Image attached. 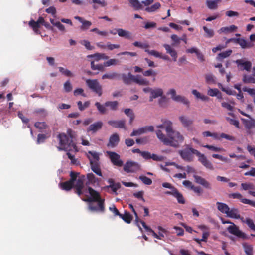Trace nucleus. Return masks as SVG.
Instances as JSON below:
<instances>
[{"label": "nucleus", "mask_w": 255, "mask_h": 255, "mask_svg": "<svg viewBox=\"0 0 255 255\" xmlns=\"http://www.w3.org/2000/svg\"><path fill=\"white\" fill-rule=\"evenodd\" d=\"M163 90L161 88H158L152 89L149 97V101L152 102L153 99L163 96Z\"/></svg>", "instance_id": "4be33fe9"}, {"label": "nucleus", "mask_w": 255, "mask_h": 255, "mask_svg": "<svg viewBox=\"0 0 255 255\" xmlns=\"http://www.w3.org/2000/svg\"><path fill=\"white\" fill-rule=\"evenodd\" d=\"M228 196L229 198L239 199L241 202H242L243 200L244 199L243 198L242 195L240 193H231L229 194Z\"/></svg>", "instance_id": "13d9d810"}, {"label": "nucleus", "mask_w": 255, "mask_h": 255, "mask_svg": "<svg viewBox=\"0 0 255 255\" xmlns=\"http://www.w3.org/2000/svg\"><path fill=\"white\" fill-rule=\"evenodd\" d=\"M119 103L117 101H107L105 103V106L109 107L110 109L112 111H116L118 109Z\"/></svg>", "instance_id": "e433bc0d"}, {"label": "nucleus", "mask_w": 255, "mask_h": 255, "mask_svg": "<svg viewBox=\"0 0 255 255\" xmlns=\"http://www.w3.org/2000/svg\"><path fill=\"white\" fill-rule=\"evenodd\" d=\"M140 169L139 164L134 161H128L124 165L123 169L127 173H133Z\"/></svg>", "instance_id": "6e6552de"}, {"label": "nucleus", "mask_w": 255, "mask_h": 255, "mask_svg": "<svg viewBox=\"0 0 255 255\" xmlns=\"http://www.w3.org/2000/svg\"><path fill=\"white\" fill-rule=\"evenodd\" d=\"M135 76L132 75L130 72H129L127 75L123 74L122 75V78L123 82L126 85L130 84L132 82H134Z\"/></svg>", "instance_id": "393cba45"}, {"label": "nucleus", "mask_w": 255, "mask_h": 255, "mask_svg": "<svg viewBox=\"0 0 255 255\" xmlns=\"http://www.w3.org/2000/svg\"><path fill=\"white\" fill-rule=\"evenodd\" d=\"M194 150H197L187 146L185 149L179 151V154L184 160L191 162L193 161V154H195Z\"/></svg>", "instance_id": "20e7f679"}, {"label": "nucleus", "mask_w": 255, "mask_h": 255, "mask_svg": "<svg viewBox=\"0 0 255 255\" xmlns=\"http://www.w3.org/2000/svg\"><path fill=\"white\" fill-rule=\"evenodd\" d=\"M111 163L116 166L122 167L123 165V161L120 158V156L117 153L113 151H107Z\"/></svg>", "instance_id": "423d86ee"}, {"label": "nucleus", "mask_w": 255, "mask_h": 255, "mask_svg": "<svg viewBox=\"0 0 255 255\" xmlns=\"http://www.w3.org/2000/svg\"><path fill=\"white\" fill-rule=\"evenodd\" d=\"M204 147L208 148L209 150H211L215 152H219L222 151L223 149V148L215 147L213 145H206L203 146Z\"/></svg>", "instance_id": "0e129e2a"}, {"label": "nucleus", "mask_w": 255, "mask_h": 255, "mask_svg": "<svg viewBox=\"0 0 255 255\" xmlns=\"http://www.w3.org/2000/svg\"><path fill=\"white\" fill-rule=\"evenodd\" d=\"M145 51L146 52H147L148 54H149V55L154 56L156 57L159 58V57L161 56V53L158 51H155V50H149L147 49H145Z\"/></svg>", "instance_id": "338daca9"}, {"label": "nucleus", "mask_w": 255, "mask_h": 255, "mask_svg": "<svg viewBox=\"0 0 255 255\" xmlns=\"http://www.w3.org/2000/svg\"><path fill=\"white\" fill-rule=\"evenodd\" d=\"M219 87L221 89V90L225 92L226 94L229 95H235L236 94V92L235 91H233L230 88H225L223 87L221 84H218Z\"/></svg>", "instance_id": "09e8293b"}, {"label": "nucleus", "mask_w": 255, "mask_h": 255, "mask_svg": "<svg viewBox=\"0 0 255 255\" xmlns=\"http://www.w3.org/2000/svg\"><path fill=\"white\" fill-rule=\"evenodd\" d=\"M105 67L104 64L95 65L93 61L91 62V68L93 70H98L101 71H104L105 70Z\"/></svg>", "instance_id": "c03bdc74"}, {"label": "nucleus", "mask_w": 255, "mask_h": 255, "mask_svg": "<svg viewBox=\"0 0 255 255\" xmlns=\"http://www.w3.org/2000/svg\"><path fill=\"white\" fill-rule=\"evenodd\" d=\"M119 217L128 224L130 223L133 219L132 215L128 211H125L124 214H121Z\"/></svg>", "instance_id": "473e14b6"}, {"label": "nucleus", "mask_w": 255, "mask_h": 255, "mask_svg": "<svg viewBox=\"0 0 255 255\" xmlns=\"http://www.w3.org/2000/svg\"><path fill=\"white\" fill-rule=\"evenodd\" d=\"M204 31L206 33L205 36L208 38H211L214 35V31L212 29H208L206 26H203Z\"/></svg>", "instance_id": "5fc2aeb1"}, {"label": "nucleus", "mask_w": 255, "mask_h": 255, "mask_svg": "<svg viewBox=\"0 0 255 255\" xmlns=\"http://www.w3.org/2000/svg\"><path fill=\"white\" fill-rule=\"evenodd\" d=\"M116 30L120 37H124L125 38L129 40L132 39V34L129 31L124 30L122 28H118Z\"/></svg>", "instance_id": "5701e85b"}, {"label": "nucleus", "mask_w": 255, "mask_h": 255, "mask_svg": "<svg viewBox=\"0 0 255 255\" xmlns=\"http://www.w3.org/2000/svg\"><path fill=\"white\" fill-rule=\"evenodd\" d=\"M134 82L139 85L143 86H148L150 84V82L147 79L141 77V76L139 75L135 76Z\"/></svg>", "instance_id": "cd10ccee"}, {"label": "nucleus", "mask_w": 255, "mask_h": 255, "mask_svg": "<svg viewBox=\"0 0 255 255\" xmlns=\"http://www.w3.org/2000/svg\"><path fill=\"white\" fill-rule=\"evenodd\" d=\"M154 131V127L153 126H147L141 127L138 129L133 130L130 134L131 136H138L142 134L146 133L148 131L153 132Z\"/></svg>", "instance_id": "9d476101"}, {"label": "nucleus", "mask_w": 255, "mask_h": 255, "mask_svg": "<svg viewBox=\"0 0 255 255\" xmlns=\"http://www.w3.org/2000/svg\"><path fill=\"white\" fill-rule=\"evenodd\" d=\"M142 156L145 159L148 160L152 159L156 161H162L164 159V157L162 156H158L155 154H151L148 151L142 152Z\"/></svg>", "instance_id": "ddd939ff"}, {"label": "nucleus", "mask_w": 255, "mask_h": 255, "mask_svg": "<svg viewBox=\"0 0 255 255\" xmlns=\"http://www.w3.org/2000/svg\"><path fill=\"white\" fill-rule=\"evenodd\" d=\"M228 212H229L227 214V216L228 217L237 219H240V218H242V217H241L239 214V211L237 208H229Z\"/></svg>", "instance_id": "b1692460"}, {"label": "nucleus", "mask_w": 255, "mask_h": 255, "mask_svg": "<svg viewBox=\"0 0 255 255\" xmlns=\"http://www.w3.org/2000/svg\"><path fill=\"white\" fill-rule=\"evenodd\" d=\"M221 2V0H207L206 1L208 8L210 9H216L218 7V3Z\"/></svg>", "instance_id": "2f4dec72"}, {"label": "nucleus", "mask_w": 255, "mask_h": 255, "mask_svg": "<svg viewBox=\"0 0 255 255\" xmlns=\"http://www.w3.org/2000/svg\"><path fill=\"white\" fill-rule=\"evenodd\" d=\"M171 38L172 40L173 41V43L172 44V46H176L180 43L181 38L179 37L176 34L172 35L171 36Z\"/></svg>", "instance_id": "6e6d98bb"}, {"label": "nucleus", "mask_w": 255, "mask_h": 255, "mask_svg": "<svg viewBox=\"0 0 255 255\" xmlns=\"http://www.w3.org/2000/svg\"><path fill=\"white\" fill-rule=\"evenodd\" d=\"M161 6L159 2H156L150 7L145 8V10L148 12H153L158 9Z\"/></svg>", "instance_id": "37998d69"}, {"label": "nucleus", "mask_w": 255, "mask_h": 255, "mask_svg": "<svg viewBox=\"0 0 255 255\" xmlns=\"http://www.w3.org/2000/svg\"><path fill=\"white\" fill-rule=\"evenodd\" d=\"M120 141L119 136L118 133L113 134L109 138V142L107 146L111 148H114L117 146Z\"/></svg>", "instance_id": "2eb2a0df"}, {"label": "nucleus", "mask_w": 255, "mask_h": 255, "mask_svg": "<svg viewBox=\"0 0 255 255\" xmlns=\"http://www.w3.org/2000/svg\"><path fill=\"white\" fill-rule=\"evenodd\" d=\"M193 177L196 183L202 185L203 187L207 189H211L212 187L211 184L205 179L196 175H194Z\"/></svg>", "instance_id": "4468645a"}, {"label": "nucleus", "mask_w": 255, "mask_h": 255, "mask_svg": "<svg viewBox=\"0 0 255 255\" xmlns=\"http://www.w3.org/2000/svg\"><path fill=\"white\" fill-rule=\"evenodd\" d=\"M79 174V173L71 171L70 173V179L69 180L70 182L74 184L75 193L79 196H81L83 194L82 190L84 188V176L79 177L78 179L77 176Z\"/></svg>", "instance_id": "7ed1b4c3"}, {"label": "nucleus", "mask_w": 255, "mask_h": 255, "mask_svg": "<svg viewBox=\"0 0 255 255\" xmlns=\"http://www.w3.org/2000/svg\"><path fill=\"white\" fill-rule=\"evenodd\" d=\"M242 80L246 84L255 83V78L252 75H244Z\"/></svg>", "instance_id": "ea45409f"}, {"label": "nucleus", "mask_w": 255, "mask_h": 255, "mask_svg": "<svg viewBox=\"0 0 255 255\" xmlns=\"http://www.w3.org/2000/svg\"><path fill=\"white\" fill-rule=\"evenodd\" d=\"M90 103L89 101H86L83 104L81 101L77 102L78 109L81 111H84L85 109L88 108L90 106Z\"/></svg>", "instance_id": "49530a36"}, {"label": "nucleus", "mask_w": 255, "mask_h": 255, "mask_svg": "<svg viewBox=\"0 0 255 255\" xmlns=\"http://www.w3.org/2000/svg\"><path fill=\"white\" fill-rule=\"evenodd\" d=\"M142 74L143 76L146 77H149L151 76H155L157 75L156 72L152 69H149L148 70L143 71Z\"/></svg>", "instance_id": "680f3d73"}, {"label": "nucleus", "mask_w": 255, "mask_h": 255, "mask_svg": "<svg viewBox=\"0 0 255 255\" xmlns=\"http://www.w3.org/2000/svg\"><path fill=\"white\" fill-rule=\"evenodd\" d=\"M130 4L135 10H139L142 8V5L138 0H129Z\"/></svg>", "instance_id": "79ce46f5"}, {"label": "nucleus", "mask_w": 255, "mask_h": 255, "mask_svg": "<svg viewBox=\"0 0 255 255\" xmlns=\"http://www.w3.org/2000/svg\"><path fill=\"white\" fill-rule=\"evenodd\" d=\"M139 179L144 184L147 185H150L152 183V180L145 176H140L139 177Z\"/></svg>", "instance_id": "3c124183"}, {"label": "nucleus", "mask_w": 255, "mask_h": 255, "mask_svg": "<svg viewBox=\"0 0 255 255\" xmlns=\"http://www.w3.org/2000/svg\"><path fill=\"white\" fill-rule=\"evenodd\" d=\"M88 192L90 195L87 201L89 202H96L99 200H102L101 199L100 195L99 192L93 189L91 187H88Z\"/></svg>", "instance_id": "9b49d317"}, {"label": "nucleus", "mask_w": 255, "mask_h": 255, "mask_svg": "<svg viewBox=\"0 0 255 255\" xmlns=\"http://www.w3.org/2000/svg\"><path fill=\"white\" fill-rule=\"evenodd\" d=\"M86 83L88 87L99 96L102 94V86L97 79H87Z\"/></svg>", "instance_id": "39448f33"}, {"label": "nucleus", "mask_w": 255, "mask_h": 255, "mask_svg": "<svg viewBox=\"0 0 255 255\" xmlns=\"http://www.w3.org/2000/svg\"><path fill=\"white\" fill-rule=\"evenodd\" d=\"M64 89L66 92H69L72 90V86L69 80H67L64 84Z\"/></svg>", "instance_id": "e2e57ef3"}, {"label": "nucleus", "mask_w": 255, "mask_h": 255, "mask_svg": "<svg viewBox=\"0 0 255 255\" xmlns=\"http://www.w3.org/2000/svg\"><path fill=\"white\" fill-rule=\"evenodd\" d=\"M68 158L71 160V163L72 164L78 165L77 160L75 158L74 155H72L69 151L66 153Z\"/></svg>", "instance_id": "774afa93"}, {"label": "nucleus", "mask_w": 255, "mask_h": 255, "mask_svg": "<svg viewBox=\"0 0 255 255\" xmlns=\"http://www.w3.org/2000/svg\"><path fill=\"white\" fill-rule=\"evenodd\" d=\"M103 123L101 121H98L90 125L87 128V132H91L92 133H96L99 130L102 128Z\"/></svg>", "instance_id": "a211bd4d"}, {"label": "nucleus", "mask_w": 255, "mask_h": 255, "mask_svg": "<svg viewBox=\"0 0 255 255\" xmlns=\"http://www.w3.org/2000/svg\"><path fill=\"white\" fill-rule=\"evenodd\" d=\"M143 195H144L143 191H138V192L133 193V196L135 198H137V199H140L143 202H145V199L143 197Z\"/></svg>", "instance_id": "69168bd1"}, {"label": "nucleus", "mask_w": 255, "mask_h": 255, "mask_svg": "<svg viewBox=\"0 0 255 255\" xmlns=\"http://www.w3.org/2000/svg\"><path fill=\"white\" fill-rule=\"evenodd\" d=\"M87 181L86 182V185L88 186V187L90 185L94 186L96 184H99V179L96 178L92 173H88L87 174Z\"/></svg>", "instance_id": "aec40b11"}, {"label": "nucleus", "mask_w": 255, "mask_h": 255, "mask_svg": "<svg viewBox=\"0 0 255 255\" xmlns=\"http://www.w3.org/2000/svg\"><path fill=\"white\" fill-rule=\"evenodd\" d=\"M162 123L156 126L158 129L156 134L159 140L166 146L177 148L184 141V137L181 133L173 129L171 121L166 119L161 120Z\"/></svg>", "instance_id": "f257e3e1"}, {"label": "nucleus", "mask_w": 255, "mask_h": 255, "mask_svg": "<svg viewBox=\"0 0 255 255\" xmlns=\"http://www.w3.org/2000/svg\"><path fill=\"white\" fill-rule=\"evenodd\" d=\"M238 44H239L240 46L243 49L250 48L252 47L253 45L251 42H249L243 38H239V41H238Z\"/></svg>", "instance_id": "72a5a7b5"}, {"label": "nucleus", "mask_w": 255, "mask_h": 255, "mask_svg": "<svg viewBox=\"0 0 255 255\" xmlns=\"http://www.w3.org/2000/svg\"><path fill=\"white\" fill-rule=\"evenodd\" d=\"M235 63L238 67L240 66H243L242 70H245L247 71H249L252 67V63L250 61H244L243 59H238L236 60Z\"/></svg>", "instance_id": "6ab92c4d"}, {"label": "nucleus", "mask_w": 255, "mask_h": 255, "mask_svg": "<svg viewBox=\"0 0 255 255\" xmlns=\"http://www.w3.org/2000/svg\"><path fill=\"white\" fill-rule=\"evenodd\" d=\"M242 90L244 92H247L248 93L253 97V98H255V89L254 88H248L247 87L243 88Z\"/></svg>", "instance_id": "bf43d9fd"}, {"label": "nucleus", "mask_w": 255, "mask_h": 255, "mask_svg": "<svg viewBox=\"0 0 255 255\" xmlns=\"http://www.w3.org/2000/svg\"><path fill=\"white\" fill-rule=\"evenodd\" d=\"M232 53V50L231 49L223 51L218 54L217 56L216 57V59L217 61L222 62L224 59L230 56Z\"/></svg>", "instance_id": "c756f323"}, {"label": "nucleus", "mask_w": 255, "mask_h": 255, "mask_svg": "<svg viewBox=\"0 0 255 255\" xmlns=\"http://www.w3.org/2000/svg\"><path fill=\"white\" fill-rule=\"evenodd\" d=\"M74 18L77 20H78L80 22L82 23V25L81 26V29L82 30H87L92 25V23L87 20H84L82 17L76 16L74 17Z\"/></svg>", "instance_id": "bb28decb"}, {"label": "nucleus", "mask_w": 255, "mask_h": 255, "mask_svg": "<svg viewBox=\"0 0 255 255\" xmlns=\"http://www.w3.org/2000/svg\"><path fill=\"white\" fill-rule=\"evenodd\" d=\"M240 220L243 223L247 224L248 226L252 230L255 231V225L253 220L250 218H247L245 219L243 217L240 218Z\"/></svg>", "instance_id": "c9c22d12"}, {"label": "nucleus", "mask_w": 255, "mask_h": 255, "mask_svg": "<svg viewBox=\"0 0 255 255\" xmlns=\"http://www.w3.org/2000/svg\"><path fill=\"white\" fill-rule=\"evenodd\" d=\"M177 102L182 103L188 106H189L190 102L189 100L186 98L184 96H182L179 95H177L176 97H175V99L174 100Z\"/></svg>", "instance_id": "58836bf2"}, {"label": "nucleus", "mask_w": 255, "mask_h": 255, "mask_svg": "<svg viewBox=\"0 0 255 255\" xmlns=\"http://www.w3.org/2000/svg\"><path fill=\"white\" fill-rule=\"evenodd\" d=\"M59 70L62 74L67 76L72 77H73L74 75L69 70L64 68L62 67H58Z\"/></svg>", "instance_id": "de8ad7c7"}, {"label": "nucleus", "mask_w": 255, "mask_h": 255, "mask_svg": "<svg viewBox=\"0 0 255 255\" xmlns=\"http://www.w3.org/2000/svg\"><path fill=\"white\" fill-rule=\"evenodd\" d=\"M166 194L171 195L176 198L177 201L180 204H184L185 200L183 195L180 193L177 189H175L173 191H167L165 192Z\"/></svg>", "instance_id": "f8f14e48"}, {"label": "nucleus", "mask_w": 255, "mask_h": 255, "mask_svg": "<svg viewBox=\"0 0 255 255\" xmlns=\"http://www.w3.org/2000/svg\"><path fill=\"white\" fill-rule=\"evenodd\" d=\"M206 82L207 83H215V77L212 74H208L205 75Z\"/></svg>", "instance_id": "603ef678"}, {"label": "nucleus", "mask_w": 255, "mask_h": 255, "mask_svg": "<svg viewBox=\"0 0 255 255\" xmlns=\"http://www.w3.org/2000/svg\"><path fill=\"white\" fill-rule=\"evenodd\" d=\"M34 126L39 129H45L46 128L47 126L45 122H37L34 124Z\"/></svg>", "instance_id": "052dcab7"}, {"label": "nucleus", "mask_w": 255, "mask_h": 255, "mask_svg": "<svg viewBox=\"0 0 255 255\" xmlns=\"http://www.w3.org/2000/svg\"><path fill=\"white\" fill-rule=\"evenodd\" d=\"M121 184L119 182H117L115 184L106 186L105 188L107 189L111 188L113 192L117 195L118 194L117 190L121 188Z\"/></svg>", "instance_id": "a19ab883"}, {"label": "nucleus", "mask_w": 255, "mask_h": 255, "mask_svg": "<svg viewBox=\"0 0 255 255\" xmlns=\"http://www.w3.org/2000/svg\"><path fill=\"white\" fill-rule=\"evenodd\" d=\"M98 204L95 205L93 203H90L89 205V208L92 211H98L104 212L105 210L104 206V200H99L97 201Z\"/></svg>", "instance_id": "f3484780"}, {"label": "nucleus", "mask_w": 255, "mask_h": 255, "mask_svg": "<svg viewBox=\"0 0 255 255\" xmlns=\"http://www.w3.org/2000/svg\"><path fill=\"white\" fill-rule=\"evenodd\" d=\"M119 63V60L116 59H110V60L104 62V66L108 67L112 65H117Z\"/></svg>", "instance_id": "864d4df0"}, {"label": "nucleus", "mask_w": 255, "mask_h": 255, "mask_svg": "<svg viewBox=\"0 0 255 255\" xmlns=\"http://www.w3.org/2000/svg\"><path fill=\"white\" fill-rule=\"evenodd\" d=\"M126 121L125 120H110L108 121V124L114 128H123L126 129L125 126Z\"/></svg>", "instance_id": "dca6fc26"}, {"label": "nucleus", "mask_w": 255, "mask_h": 255, "mask_svg": "<svg viewBox=\"0 0 255 255\" xmlns=\"http://www.w3.org/2000/svg\"><path fill=\"white\" fill-rule=\"evenodd\" d=\"M216 204L217 205V209L219 211L222 213L227 214L230 208L227 204L220 202H217Z\"/></svg>", "instance_id": "c85d7f7f"}, {"label": "nucleus", "mask_w": 255, "mask_h": 255, "mask_svg": "<svg viewBox=\"0 0 255 255\" xmlns=\"http://www.w3.org/2000/svg\"><path fill=\"white\" fill-rule=\"evenodd\" d=\"M163 47L165 48L166 53L170 55L174 61H176L178 56L176 51L172 48L170 45L167 44H164L163 45Z\"/></svg>", "instance_id": "412c9836"}, {"label": "nucleus", "mask_w": 255, "mask_h": 255, "mask_svg": "<svg viewBox=\"0 0 255 255\" xmlns=\"http://www.w3.org/2000/svg\"><path fill=\"white\" fill-rule=\"evenodd\" d=\"M59 186L60 188L66 191H69L73 187L74 188L75 186L74 184L72 183L69 180L63 182H60L59 184Z\"/></svg>", "instance_id": "7c9ffc66"}, {"label": "nucleus", "mask_w": 255, "mask_h": 255, "mask_svg": "<svg viewBox=\"0 0 255 255\" xmlns=\"http://www.w3.org/2000/svg\"><path fill=\"white\" fill-rule=\"evenodd\" d=\"M227 231L229 233L234 235L238 238L245 239L246 237V234L242 232L239 229V228L234 223H232L231 225L228 227Z\"/></svg>", "instance_id": "1a4fd4ad"}, {"label": "nucleus", "mask_w": 255, "mask_h": 255, "mask_svg": "<svg viewBox=\"0 0 255 255\" xmlns=\"http://www.w3.org/2000/svg\"><path fill=\"white\" fill-rule=\"evenodd\" d=\"M195 155L198 157V160L201 164L205 166L206 168L213 170L214 169L212 163L208 160L207 157L204 154L201 153L198 150H194Z\"/></svg>", "instance_id": "0eeeda50"}, {"label": "nucleus", "mask_w": 255, "mask_h": 255, "mask_svg": "<svg viewBox=\"0 0 255 255\" xmlns=\"http://www.w3.org/2000/svg\"><path fill=\"white\" fill-rule=\"evenodd\" d=\"M57 138L59 142V146L57 148L59 151H78L75 142L76 133L72 129H68L66 133H59L57 135Z\"/></svg>", "instance_id": "f03ea898"}, {"label": "nucleus", "mask_w": 255, "mask_h": 255, "mask_svg": "<svg viewBox=\"0 0 255 255\" xmlns=\"http://www.w3.org/2000/svg\"><path fill=\"white\" fill-rule=\"evenodd\" d=\"M92 170L97 175L99 176H102V173L101 169L98 164V163H94L92 161H90Z\"/></svg>", "instance_id": "f704fd0d"}, {"label": "nucleus", "mask_w": 255, "mask_h": 255, "mask_svg": "<svg viewBox=\"0 0 255 255\" xmlns=\"http://www.w3.org/2000/svg\"><path fill=\"white\" fill-rule=\"evenodd\" d=\"M244 251L247 255H253V247L251 245L248 244H243Z\"/></svg>", "instance_id": "8fccbe9b"}, {"label": "nucleus", "mask_w": 255, "mask_h": 255, "mask_svg": "<svg viewBox=\"0 0 255 255\" xmlns=\"http://www.w3.org/2000/svg\"><path fill=\"white\" fill-rule=\"evenodd\" d=\"M133 45L137 47L140 48L147 49L148 48H149V46L147 44L145 43H142L140 42L135 41L134 43H133Z\"/></svg>", "instance_id": "4d7b16f0"}, {"label": "nucleus", "mask_w": 255, "mask_h": 255, "mask_svg": "<svg viewBox=\"0 0 255 255\" xmlns=\"http://www.w3.org/2000/svg\"><path fill=\"white\" fill-rule=\"evenodd\" d=\"M179 119L182 126L184 128L189 127L193 123V121L192 119H189L186 116H181L179 117Z\"/></svg>", "instance_id": "a878e982"}, {"label": "nucleus", "mask_w": 255, "mask_h": 255, "mask_svg": "<svg viewBox=\"0 0 255 255\" xmlns=\"http://www.w3.org/2000/svg\"><path fill=\"white\" fill-rule=\"evenodd\" d=\"M119 74H118L117 73L111 72V73H106V74H104L102 77V79H108L113 80V79H117V78L119 77Z\"/></svg>", "instance_id": "4c0bfd02"}, {"label": "nucleus", "mask_w": 255, "mask_h": 255, "mask_svg": "<svg viewBox=\"0 0 255 255\" xmlns=\"http://www.w3.org/2000/svg\"><path fill=\"white\" fill-rule=\"evenodd\" d=\"M95 105L96 106L98 111L101 114H104L106 113L107 109L104 105L101 104L99 102H97L95 103Z\"/></svg>", "instance_id": "a18cd8bd"}]
</instances>
